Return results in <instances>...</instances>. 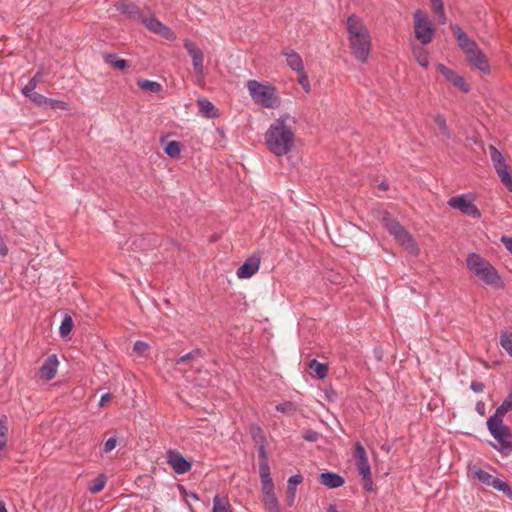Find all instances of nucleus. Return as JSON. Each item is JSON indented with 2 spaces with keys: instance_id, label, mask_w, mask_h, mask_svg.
<instances>
[{
  "instance_id": "nucleus-1",
  "label": "nucleus",
  "mask_w": 512,
  "mask_h": 512,
  "mask_svg": "<svg viewBox=\"0 0 512 512\" xmlns=\"http://www.w3.org/2000/svg\"><path fill=\"white\" fill-rule=\"evenodd\" d=\"M297 131L296 117L284 113L276 118L264 134V143L269 152L277 157L288 155L295 147Z\"/></svg>"
},
{
  "instance_id": "nucleus-2",
  "label": "nucleus",
  "mask_w": 512,
  "mask_h": 512,
  "mask_svg": "<svg viewBox=\"0 0 512 512\" xmlns=\"http://www.w3.org/2000/svg\"><path fill=\"white\" fill-rule=\"evenodd\" d=\"M346 29L351 54L360 63H366L370 56L372 39L364 20L352 14L347 18Z\"/></svg>"
},
{
  "instance_id": "nucleus-3",
  "label": "nucleus",
  "mask_w": 512,
  "mask_h": 512,
  "mask_svg": "<svg viewBox=\"0 0 512 512\" xmlns=\"http://www.w3.org/2000/svg\"><path fill=\"white\" fill-rule=\"evenodd\" d=\"M451 30L456 37L458 46L465 54L467 61L483 74H489L490 65L488 59L479 48L478 44L469 38L458 24L451 25Z\"/></svg>"
},
{
  "instance_id": "nucleus-4",
  "label": "nucleus",
  "mask_w": 512,
  "mask_h": 512,
  "mask_svg": "<svg viewBox=\"0 0 512 512\" xmlns=\"http://www.w3.org/2000/svg\"><path fill=\"white\" fill-rule=\"evenodd\" d=\"M451 30L456 37L458 46L465 54L467 61L483 74H489L490 65L488 59L479 48L478 44L469 38L458 24L451 25Z\"/></svg>"
},
{
  "instance_id": "nucleus-5",
  "label": "nucleus",
  "mask_w": 512,
  "mask_h": 512,
  "mask_svg": "<svg viewBox=\"0 0 512 512\" xmlns=\"http://www.w3.org/2000/svg\"><path fill=\"white\" fill-rule=\"evenodd\" d=\"M467 269L481 283L495 288L503 286V280L496 268L484 257L477 253H469L466 258Z\"/></svg>"
},
{
  "instance_id": "nucleus-6",
  "label": "nucleus",
  "mask_w": 512,
  "mask_h": 512,
  "mask_svg": "<svg viewBox=\"0 0 512 512\" xmlns=\"http://www.w3.org/2000/svg\"><path fill=\"white\" fill-rule=\"evenodd\" d=\"M246 87L252 101L266 109H278L281 106V97L277 88L269 83L257 80H248Z\"/></svg>"
},
{
  "instance_id": "nucleus-7",
  "label": "nucleus",
  "mask_w": 512,
  "mask_h": 512,
  "mask_svg": "<svg viewBox=\"0 0 512 512\" xmlns=\"http://www.w3.org/2000/svg\"><path fill=\"white\" fill-rule=\"evenodd\" d=\"M382 223L387 231L410 253L417 255L419 248L411 234L389 214H385Z\"/></svg>"
},
{
  "instance_id": "nucleus-8",
  "label": "nucleus",
  "mask_w": 512,
  "mask_h": 512,
  "mask_svg": "<svg viewBox=\"0 0 512 512\" xmlns=\"http://www.w3.org/2000/svg\"><path fill=\"white\" fill-rule=\"evenodd\" d=\"M475 195L473 193H465L451 197L447 204L455 210H459L462 214L478 219L481 212L475 205Z\"/></svg>"
},
{
  "instance_id": "nucleus-9",
  "label": "nucleus",
  "mask_w": 512,
  "mask_h": 512,
  "mask_svg": "<svg viewBox=\"0 0 512 512\" xmlns=\"http://www.w3.org/2000/svg\"><path fill=\"white\" fill-rule=\"evenodd\" d=\"M414 33L417 40L420 41L422 45H427L432 42L435 30L432 27L431 21L428 19L427 15L421 11L417 10L414 13Z\"/></svg>"
},
{
  "instance_id": "nucleus-10",
  "label": "nucleus",
  "mask_w": 512,
  "mask_h": 512,
  "mask_svg": "<svg viewBox=\"0 0 512 512\" xmlns=\"http://www.w3.org/2000/svg\"><path fill=\"white\" fill-rule=\"evenodd\" d=\"M489 152L493 167L501 183L512 192V176L503 154L493 145L489 146Z\"/></svg>"
},
{
  "instance_id": "nucleus-11",
  "label": "nucleus",
  "mask_w": 512,
  "mask_h": 512,
  "mask_svg": "<svg viewBox=\"0 0 512 512\" xmlns=\"http://www.w3.org/2000/svg\"><path fill=\"white\" fill-rule=\"evenodd\" d=\"M472 475L475 479H477L482 484L493 487L495 490L502 492L505 496L508 497L512 501V488L510 485L491 475L487 471L481 469V468H475L472 470Z\"/></svg>"
},
{
  "instance_id": "nucleus-12",
  "label": "nucleus",
  "mask_w": 512,
  "mask_h": 512,
  "mask_svg": "<svg viewBox=\"0 0 512 512\" xmlns=\"http://www.w3.org/2000/svg\"><path fill=\"white\" fill-rule=\"evenodd\" d=\"M184 48L192 59L193 71L198 81H203L204 74V54L197 44L186 38L183 42Z\"/></svg>"
},
{
  "instance_id": "nucleus-13",
  "label": "nucleus",
  "mask_w": 512,
  "mask_h": 512,
  "mask_svg": "<svg viewBox=\"0 0 512 512\" xmlns=\"http://www.w3.org/2000/svg\"><path fill=\"white\" fill-rule=\"evenodd\" d=\"M491 435L498 441L496 447L504 455L512 452V433L506 425H487Z\"/></svg>"
},
{
  "instance_id": "nucleus-14",
  "label": "nucleus",
  "mask_w": 512,
  "mask_h": 512,
  "mask_svg": "<svg viewBox=\"0 0 512 512\" xmlns=\"http://www.w3.org/2000/svg\"><path fill=\"white\" fill-rule=\"evenodd\" d=\"M141 22L151 32L160 35L168 41H174L176 39V33L171 28L159 21L154 15L143 17Z\"/></svg>"
},
{
  "instance_id": "nucleus-15",
  "label": "nucleus",
  "mask_w": 512,
  "mask_h": 512,
  "mask_svg": "<svg viewBox=\"0 0 512 512\" xmlns=\"http://www.w3.org/2000/svg\"><path fill=\"white\" fill-rule=\"evenodd\" d=\"M167 463L177 474H184L191 470L192 464L179 451L170 449L166 453Z\"/></svg>"
},
{
  "instance_id": "nucleus-16",
  "label": "nucleus",
  "mask_w": 512,
  "mask_h": 512,
  "mask_svg": "<svg viewBox=\"0 0 512 512\" xmlns=\"http://www.w3.org/2000/svg\"><path fill=\"white\" fill-rule=\"evenodd\" d=\"M437 69L453 86L459 88L464 93H468L470 91L469 85L456 71L446 67L444 64H438Z\"/></svg>"
},
{
  "instance_id": "nucleus-17",
  "label": "nucleus",
  "mask_w": 512,
  "mask_h": 512,
  "mask_svg": "<svg viewBox=\"0 0 512 512\" xmlns=\"http://www.w3.org/2000/svg\"><path fill=\"white\" fill-rule=\"evenodd\" d=\"M354 457L358 473L362 477H367L371 473V468L368 461L367 453L363 445L359 442L355 444Z\"/></svg>"
},
{
  "instance_id": "nucleus-18",
  "label": "nucleus",
  "mask_w": 512,
  "mask_h": 512,
  "mask_svg": "<svg viewBox=\"0 0 512 512\" xmlns=\"http://www.w3.org/2000/svg\"><path fill=\"white\" fill-rule=\"evenodd\" d=\"M260 266V259L257 256L248 258L238 269L236 275L240 279H248L252 277Z\"/></svg>"
},
{
  "instance_id": "nucleus-19",
  "label": "nucleus",
  "mask_w": 512,
  "mask_h": 512,
  "mask_svg": "<svg viewBox=\"0 0 512 512\" xmlns=\"http://www.w3.org/2000/svg\"><path fill=\"white\" fill-rule=\"evenodd\" d=\"M117 11L131 20L141 21L144 17L139 6L132 1H123L116 5Z\"/></svg>"
},
{
  "instance_id": "nucleus-20",
  "label": "nucleus",
  "mask_w": 512,
  "mask_h": 512,
  "mask_svg": "<svg viewBox=\"0 0 512 512\" xmlns=\"http://www.w3.org/2000/svg\"><path fill=\"white\" fill-rule=\"evenodd\" d=\"M58 365L59 361L55 354L48 356L40 367V377L46 381L52 380L57 373Z\"/></svg>"
},
{
  "instance_id": "nucleus-21",
  "label": "nucleus",
  "mask_w": 512,
  "mask_h": 512,
  "mask_svg": "<svg viewBox=\"0 0 512 512\" xmlns=\"http://www.w3.org/2000/svg\"><path fill=\"white\" fill-rule=\"evenodd\" d=\"M282 55L285 56L286 63L290 67V69H292L296 73H301L305 71L302 57L298 52L286 47L282 50Z\"/></svg>"
},
{
  "instance_id": "nucleus-22",
  "label": "nucleus",
  "mask_w": 512,
  "mask_h": 512,
  "mask_svg": "<svg viewBox=\"0 0 512 512\" xmlns=\"http://www.w3.org/2000/svg\"><path fill=\"white\" fill-rule=\"evenodd\" d=\"M320 482L328 488H338L345 482L344 478L333 472H324L320 474Z\"/></svg>"
},
{
  "instance_id": "nucleus-23",
  "label": "nucleus",
  "mask_w": 512,
  "mask_h": 512,
  "mask_svg": "<svg viewBox=\"0 0 512 512\" xmlns=\"http://www.w3.org/2000/svg\"><path fill=\"white\" fill-rule=\"evenodd\" d=\"M197 105L199 107L200 112L204 116H206L208 118H215V117L218 116L217 108L208 99H206V98H199L197 100Z\"/></svg>"
},
{
  "instance_id": "nucleus-24",
  "label": "nucleus",
  "mask_w": 512,
  "mask_h": 512,
  "mask_svg": "<svg viewBox=\"0 0 512 512\" xmlns=\"http://www.w3.org/2000/svg\"><path fill=\"white\" fill-rule=\"evenodd\" d=\"M434 122L438 127V135L441 136L444 140H448L452 137V133L447 126L446 119L443 115L437 114L434 117Z\"/></svg>"
},
{
  "instance_id": "nucleus-25",
  "label": "nucleus",
  "mask_w": 512,
  "mask_h": 512,
  "mask_svg": "<svg viewBox=\"0 0 512 512\" xmlns=\"http://www.w3.org/2000/svg\"><path fill=\"white\" fill-rule=\"evenodd\" d=\"M413 55L417 61V63L427 68L429 65V53L428 51L423 47V45L420 46H414L413 47Z\"/></svg>"
},
{
  "instance_id": "nucleus-26",
  "label": "nucleus",
  "mask_w": 512,
  "mask_h": 512,
  "mask_svg": "<svg viewBox=\"0 0 512 512\" xmlns=\"http://www.w3.org/2000/svg\"><path fill=\"white\" fill-rule=\"evenodd\" d=\"M43 75V71L39 70L37 73L28 81V83L21 89L22 94L27 97L30 96L32 93L35 92V89L37 88L40 79Z\"/></svg>"
},
{
  "instance_id": "nucleus-27",
  "label": "nucleus",
  "mask_w": 512,
  "mask_h": 512,
  "mask_svg": "<svg viewBox=\"0 0 512 512\" xmlns=\"http://www.w3.org/2000/svg\"><path fill=\"white\" fill-rule=\"evenodd\" d=\"M106 482H107V477L105 476V474H99L95 479H93L89 483V485H88L89 492L92 494H97V493L101 492L104 489Z\"/></svg>"
},
{
  "instance_id": "nucleus-28",
  "label": "nucleus",
  "mask_w": 512,
  "mask_h": 512,
  "mask_svg": "<svg viewBox=\"0 0 512 512\" xmlns=\"http://www.w3.org/2000/svg\"><path fill=\"white\" fill-rule=\"evenodd\" d=\"M212 512H232V507L226 498H221L219 495H215L213 498Z\"/></svg>"
},
{
  "instance_id": "nucleus-29",
  "label": "nucleus",
  "mask_w": 512,
  "mask_h": 512,
  "mask_svg": "<svg viewBox=\"0 0 512 512\" xmlns=\"http://www.w3.org/2000/svg\"><path fill=\"white\" fill-rule=\"evenodd\" d=\"M509 411L501 404L487 420V425H504L503 419Z\"/></svg>"
},
{
  "instance_id": "nucleus-30",
  "label": "nucleus",
  "mask_w": 512,
  "mask_h": 512,
  "mask_svg": "<svg viewBox=\"0 0 512 512\" xmlns=\"http://www.w3.org/2000/svg\"><path fill=\"white\" fill-rule=\"evenodd\" d=\"M139 88L151 93H159L162 90V85L156 81L141 79L137 81Z\"/></svg>"
},
{
  "instance_id": "nucleus-31",
  "label": "nucleus",
  "mask_w": 512,
  "mask_h": 512,
  "mask_svg": "<svg viewBox=\"0 0 512 512\" xmlns=\"http://www.w3.org/2000/svg\"><path fill=\"white\" fill-rule=\"evenodd\" d=\"M249 432L251 434L253 441L257 445L266 444V437L264 435L262 428L258 424H251L249 427Z\"/></svg>"
},
{
  "instance_id": "nucleus-32",
  "label": "nucleus",
  "mask_w": 512,
  "mask_h": 512,
  "mask_svg": "<svg viewBox=\"0 0 512 512\" xmlns=\"http://www.w3.org/2000/svg\"><path fill=\"white\" fill-rule=\"evenodd\" d=\"M430 2L433 12L438 16L439 23L445 24L447 18L444 11L443 0H430Z\"/></svg>"
},
{
  "instance_id": "nucleus-33",
  "label": "nucleus",
  "mask_w": 512,
  "mask_h": 512,
  "mask_svg": "<svg viewBox=\"0 0 512 512\" xmlns=\"http://www.w3.org/2000/svg\"><path fill=\"white\" fill-rule=\"evenodd\" d=\"M105 61L118 70H124L129 67L126 60L118 58L115 54L105 55Z\"/></svg>"
},
{
  "instance_id": "nucleus-34",
  "label": "nucleus",
  "mask_w": 512,
  "mask_h": 512,
  "mask_svg": "<svg viewBox=\"0 0 512 512\" xmlns=\"http://www.w3.org/2000/svg\"><path fill=\"white\" fill-rule=\"evenodd\" d=\"M7 433H8V426H7V417L3 415L0 418V453L4 450L7 444ZM2 454H0V457Z\"/></svg>"
},
{
  "instance_id": "nucleus-35",
  "label": "nucleus",
  "mask_w": 512,
  "mask_h": 512,
  "mask_svg": "<svg viewBox=\"0 0 512 512\" xmlns=\"http://www.w3.org/2000/svg\"><path fill=\"white\" fill-rule=\"evenodd\" d=\"M262 501L267 512H281L276 495L264 496Z\"/></svg>"
},
{
  "instance_id": "nucleus-36",
  "label": "nucleus",
  "mask_w": 512,
  "mask_h": 512,
  "mask_svg": "<svg viewBox=\"0 0 512 512\" xmlns=\"http://www.w3.org/2000/svg\"><path fill=\"white\" fill-rule=\"evenodd\" d=\"M309 367L314 370V372L316 373V375L320 379L325 378L327 376V374H328V367H327V365H325L323 363H319L315 359L310 361Z\"/></svg>"
},
{
  "instance_id": "nucleus-37",
  "label": "nucleus",
  "mask_w": 512,
  "mask_h": 512,
  "mask_svg": "<svg viewBox=\"0 0 512 512\" xmlns=\"http://www.w3.org/2000/svg\"><path fill=\"white\" fill-rule=\"evenodd\" d=\"M166 154L171 158H176L181 153V145L178 141H170L164 148Z\"/></svg>"
},
{
  "instance_id": "nucleus-38",
  "label": "nucleus",
  "mask_w": 512,
  "mask_h": 512,
  "mask_svg": "<svg viewBox=\"0 0 512 512\" xmlns=\"http://www.w3.org/2000/svg\"><path fill=\"white\" fill-rule=\"evenodd\" d=\"M73 328V320L71 316H65L59 328V334L62 338L67 337Z\"/></svg>"
},
{
  "instance_id": "nucleus-39",
  "label": "nucleus",
  "mask_w": 512,
  "mask_h": 512,
  "mask_svg": "<svg viewBox=\"0 0 512 512\" xmlns=\"http://www.w3.org/2000/svg\"><path fill=\"white\" fill-rule=\"evenodd\" d=\"M500 345L512 357V333H503L500 336Z\"/></svg>"
},
{
  "instance_id": "nucleus-40",
  "label": "nucleus",
  "mask_w": 512,
  "mask_h": 512,
  "mask_svg": "<svg viewBox=\"0 0 512 512\" xmlns=\"http://www.w3.org/2000/svg\"><path fill=\"white\" fill-rule=\"evenodd\" d=\"M259 468L270 467L265 444L258 445Z\"/></svg>"
},
{
  "instance_id": "nucleus-41",
  "label": "nucleus",
  "mask_w": 512,
  "mask_h": 512,
  "mask_svg": "<svg viewBox=\"0 0 512 512\" xmlns=\"http://www.w3.org/2000/svg\"><path fill=\"white\" fill-rule=\"evenodd\" d=\"M303 481V477L301 474H295L291 477H289L287 481V490L288 491H295L299 484H301Z\"/></svg>"
},
{
  "instance_id": "nucleus-42",
  "label": "nucleus",
  "mask_w": 512,
  "mask_h": 512,
  "mask_svg": "<svg viewBox=\"0 0 512 512\" xmlns=\"http://www.w3.org/2000/svg\"><path fill=\"white\" fill-rule=\"evenodd\" d=\"M276 410L281 413L292 414L296 410V406L293 402L286 401L276 405Z\"/></svg>"
},
{
  "instance_id": "nucleus-43",
  "label": "nucleus",
  "mask_w": 512,
  "mask_h": 512,
  "mask_svg": "<svg viewBox=\"0 0 512 512\" xmlns=\"http://www.w3.org/2000/svg\"><path fill=\"white\" fill-rule=\"evenodd\" d=\"M27 98L37 106H46L48 103V98L37 92L32 93Z\"/></svg>"
},
{
  "instance_id": "nucleus-44",
  "label": "nucleus",
  "mask_w": 512,
  "mask_h": 512,
  "mask_svg": "<svg viewBox=\"0 0 512 512\" xmlns=\"http://www.w3.org/2000/svg\"><path fill=\"white\" fill-rule=\"evenodd\" d=\"M299 75L298 77V83L301 85V87L304 89L305 92L309 93L311 91V85L308 79V75L305 71L301 73H297Z\"/></svg>"
},
{
  "instance_id": "nucleus-45",
  "label": "nucleus",
  "mask_w": 512,
  "mask_h": 512,
  "mask_svg": "<svg viewBox=\"0 0 512 512\" xmlns=\"http://www.w3.org/2000/svg\"><path fill=\"white\" fill-rule=\"evenodd\" d=\"M149 350V345L148 343L144 342V341H136L133 345V351L134 353H136L137 355H144L147 351Z\"/></svg>"
},
{
  "instance_id": "nucleus-46",
  "label": "nucleus",
  "mask_w": 512,
  "mask_h": 512,
  "mask_svg": "<svg viewBox=\"0 0 512 512\" xmlns=\"http://www.w3.org/2000/svg\"><path fill=\"white\" fill-rule=\"evenodd\" d=\"M46 106L51 107L52 109H59V110H68V104L65 101L62 100H55L48 98V103Z\"/></svg>"
},
{
  "instance_id": "nucleus-47",
  "label": "nucleus",
  "mask_w": 512,
  "mask_h": 512,
  "mask_svg": "<svg viewBox=\"0 0 512 512\" xmlns=\"http://www.w3.org/2000/svg\"><path fill=\"white\" fill-rule=\"evenodd\" d=\"M259 475H260L261 484L273 482L271 473H270V467L259 468Z\"/></svg>"
},
{
  "instance_id": "nucleus-48",
  "label": "nucleus",
  "mask_w": 512,
  "mask_h": 512,
  "mask_svg": "<svg viewBox=\"0 0 512 512\" xmlns=\"http://www.w3.org/2000/svg\"><path fill=\"white\" fill-rule=\"evenodd\" d=\"M201 355V350L200 349H194L188 353H186L185 355L181 356L178 360H177V364H180V363H183L185 361H188V360H191V359H194L196 357H199Z\"/></svg>"
},
{
  "instance_id": "nucleus-49",
  "label": "nucleus",
  "mask_w": 512,
  "mask_h": 512,
  "mask_svg": "<svg viewBox=\"0 0 512 512\" xmlns=\"http://www.w3.org/2000/svg\"><path fill=\"white\" fill-rule=\"evenodd\" d=\"M319 433L314 430H308L303 434V438L309 442H316L319 439Z\"/></svg>"
},
{
  "instance_id": "nucleus-50",
  "label": "nucleus",
  "mask_w": 512,
  "mask_h": 512,
  "mask_svg": "<svg viewBox=\"0 0 512 512\" xmlns=\"http://www.w3.org/2000/svg\"><path fill=\"white\" fill-rule=\"evenodd\" d=\"M116 444H117V440H116V438H114V437L109 438V439L104 443L103 451H104L105 453H109L110 451H112V450L116 447Z\"/></svg>"
},
{
  "instance_id": "nucleus-51",
  "label": "nucleus",
  "mask_w": 512,
  "mask_h": 512,
  "mask_svg": "<svg viewBox=\"0 0 512 512\" xmlns=\"http://www.w3.org/2000/svg\"><path fill=\"white\" fill-rule=\"evenodd\" d=\"M261 485H262L263 497L264 496H269V495H275V493H274V483L273 482H271V483H263Z\"/></svg>"
},
{
  "instance_id": "nucleus-52",
  "label": "nucleus",
  "mask_w": 512,
  "mask_h": 512,
  "mask_svg": "<svg viewBox=\"0 0 512 512\" xmlns=\"http://www.w3.org/2000/svg\"><path fill=\"white\" fill-rule=\"evenodd\" d=\"M327 279L334 284H341L342 282V276L334 272H329Z\"/></svg>"
},
{
  "instance_id": "nucleus-53",
  "label": "nucleus",
  "mask_w": 512,
  "mask_h": 512,
  "mask_svg": "<svg viewBox=\"0 0 512 512\" xmlns=\"http://www.w3.org/2000/svg\"><path fill=\"white\" fill-rule=\"evenodd\" d=\"M501 242L505 249L512 254V238L509 236H502Z\"/></svg>"
},
{
  "instance_id": "nucleus-54",
  "label": "nucleus",
  "mask_w": 512,
  "mask_h": 512,
  "mask_svg": "<svg viewBox=\"0 0 512 512\" xmlns=\"http://www.w3.org/2000/svg\"><path fill=\"white\" fill-rule=\"evenodd\" d=\"M470 388L475 393H481L484 391L485 386L482 382L472 381Z\"/></svg>"
},
{
  "instance_id": "nucleus-55",
  "label": "nucleus",
  "mask_w": 512,
  "mask_h": 512,
  "mask_svg": "<svg viewBox=\"0 0 512 512\" xmlns=\"http://www.w3.org/2000/svg\"><path fill=\"white\" fill-rule=\"evenodd\" d=\"M362 480H363V488L367 491H371L372 487H373L371 473L367 477H362Z\"/></svg>"
},
{
  "instance_id": "nucleus-56",
  "label": "nucleus",
  "mask_w": 512,
  "mask_h": 512,
  "mask_svg": "<svg viewBox=\"0 0 512 512\" xmlns=\"http://www.w3.org/2000/svg\"><path fill=\"white\" fill-rule=\"evenodd\" d=\"M295 498H296V492L287 490V496H286L287 506H289V507L293 506L294 502H295Z\"/></svg>"
},
{
  "instance_id": "nucleus-57",
  "label": "nucleus",
  "mask_w": 512,
  "mask_h": 512,
  "mask_svg": "<svg viewBox=\"0 0 512 512\" xmlns=\"http://www.w3.org/2000/svg\"><path fill=\"white\" fill-rule=\"evenodd\" d=\"M501 404L506 408V410H508V411L512 410V390L510 391V393L507 395V397L503 400V402Z\"/></svg>"
},
{
  "instance_id": "nucleus-58",
  "label": "nucleus",
  "mask_w": 512,
  "mask_h": 512,
  "mask_svg": "<svg viewBox=\"0 0 512 512\" xmlns=\"http://www.w3.org/2000/svg\"><path fill=\"white\" fill-rule=\"evenodd\" d=\"M7 253H8L7 246H6L2 236L0 235V255L1 256H6Z\"/></svg>"
},
{
  "instance_id": "nucleus-59",
  "label": "nucleus",
  "mask_w": 512,
  "mask_h": 512,
  "mask_svg": "<svg viewBox=\"0 0 512 512\" xmlns=\"http://www.w3.org/2000/svg\"><path fill=\"white\" fill-rule=\"evenodd\" d=\"M112 398L111 394L110 393H105L101 396L100 398V401H99V406H104L105 403H107L108 401H110Z\"/></svg>"
},
{
  "instance_id": "nucleus-60",
  "label": "nucleus",
  "mask_w": 512,
  "mask_h": 512,
  "mask_svg": "<svg viewBox=\"0 0 512 512\" xmlns=\"http://www.w3.org/2000/svg\"><path fill=\"white\" fill-rule=\"evenodd\" d=\"M476 410H477L478 413L483 415L484 414V403L483 402H478L476 404Z\"/></svg>"
},
{
  "instance_id": "nucleus-61",
  "label": "nucleus",
  "mask_w": 512,
  "mask_h": 512,
  "mask_svg": "<svg viewBox=\"0 0 512 512\" xmlns=\"http://www.w3.org/2000/svg\"><path fill=\"white\" fill-rule=\"evenodd\" d=\"M378 187L380 190H383V191L388 190V184L386 182H381Z\"/></svg>"
},
{
  "instance_id": "nucleus-62",
  "label": "nucleus",
  "mask_w": 512,
  "mask_h": 512,
  "mask_svg": "<svg viewBox=\"0 0 512 512\" xmlns=\"http://www.w3.org/2000/svg\"><path fill=\"white\" fill-rule=\"evenodd\" d=\"M0 512H8L4 501L0 500Z\"/></svg>"
},
{
  "instance_id": "nucleus-63",
  "label": "nucleus",
  "mask_w": 512,
  "mask_h": 512,
  "mask_svg": "<svg viewBox=\"0 0 512 512\" xmlns=\"http://www.w3.org/2000/svg\"><path fill=\"white\" fill-rule=\"evenodd\" d=\"M190 496H191L192 499L199 500V497L195 493H191Z\"/></svg>"
}]
</instances>
